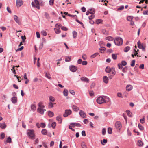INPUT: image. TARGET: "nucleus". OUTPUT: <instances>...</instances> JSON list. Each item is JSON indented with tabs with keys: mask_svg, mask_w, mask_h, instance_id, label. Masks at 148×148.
Returning <instances> with one entry per match:
<instances>
[{
	"mask_svg": "<svg viewBox=\"0 0 148 148\" xmlns=\"http://www.w3.org/2000/svg\"><path fill=\"white\" fill-rule=\"evenodd\" d=\"M73 38H75L77 36V33L75 31H73Z\"/></svg>",
	"mask_w": 148,
	"mask_h": 148,
	"instance_id": "nucleus-37",
	"label": "nucleus"
},
{
	"mask_svg": "<svg viewBox=\"0 0 148 148\" xmlns=\"http://www.w3.org/2000/svg\"><path fill=\"white\" fill-rule=\"evenodd\" d=\"M106 39L109 41H112L114 40V38L110 36H109L106 38Z\"/></svg>",
	"mask_w": 148,
	"mask_h": 148,
	"instance_id": "nucleus-23",
	"label": "nucleus"
},
{
	"mask_svg": "<svg viewBox=\"0 0 148 148\" xmlns=\"http://www.w3.org/2000/svg\"><path fill=\"white\" fill-rule=\"evenodd\" d=\"M28 136L32 138L34 137V131L32 130H28L27 132Z\"/></svg>",
	"mask_w": 148,
	"mask_h": 148,
	"instance_id": "nucleus-5",
	"label": "nucleus"
},
{
	"mask_svg": "<svg viewBox=\"0 0 148 148\" xmlns=\"http://www.w3.org/2000/svg\"><path fill=\"white\" fill-rule=\"evenodd\" d=\"M72 111L71 110H65V113L63 114V116L64 117H67L68 115H70L71 114Z\"/></svg>",
	"mask_w": 148,
	"mask_h": 148,
	"instance_id": "nucleus-6",
	"label": "nucleus"
},
{
	"mask_svg": "<svg viewBox=\"0 0 148 148\" xmlns=\"http://www.w3.org/2000/svg\"><path fill=\"white\" fill-rule=\"evenodd\" d=\"M72 108L73 110L75 111H77L79 109V108L75 105H73L72 106Z\"/></svg>",
	"mask_w": 148,
	"mask_h": 148,
	"instance_id": "nucleus-20",
	"label": "nucleus"
},
{
	"mask_svg": "<svg viewBox=\"0 0 148 148\" xmlns=\"http://www.w3.org/2000/svg\"><path fill=\"white\" fill-rule=\"evenodd\" d=\"M112 69V67L111 68L109 67H107L106 68L105 71L107 73H109L111 71Z\"/></svg>",
	"mask_w": 148,
	"mask_h": 148,
	"instance_id": "nucleus-19",
	"label": "nucleus"
},
{
	"mask_svg": "<svg viewBox=\"0 0 148 148\" xmlns=\"http://www.w3.org/2000/svg\"><path fill=\"white\" fill-rule=\"evenodd\" d=\"M106 50V48L103 47H102L100 48L99 50L100 51V52L101 53H103V52L102 51H105Z\"/></svg>",
	"mask_w": 148,
	"mask_h": 148,
	"instance_id": "nucleus-45",
	"label": "nucleus"
},
{
	"mask_svg": "<svg viewBox=\"0 0 148 148\" xmlns=\"http://www.w3.org/2000/svg\"><path fill=\"white\" fill-rule=\"evenodd\" d=\"M54 0H50L49 1V4L51 5H53V4Z\"/></svg>",
	"mask_w": 148,
	"mask_h": 148,
	"instance_id": "nucleus-54",
	"label": "nucleus"
},
{
	"mask_svg": "<svg viewBox=\"0 0 148 148\" xmlns=\"http://www.w3.org/2000/svg\"><path fill=\"white\" fill-rule=\"evenodd\" d=\"M79 114L81 117L83 118H85L86 117V114L84 111L82 110H80L79 112Z\"/></svg>",
	"mask_w": 148,
	"mask_h": 148,
	"instance_id": "nucleus-9",
	"label": "nucleus"
},
{
	"mask_svg": "<svg viewBox=\"0 0 148 148\" xmlns=\"http://www.w3.org/2000/svg\"><path fill=\"white\" fill-rule=\"evenodd\" d=\"M115 126L116 128L120 130L121 127V123L119 121L116 122L115 124Z\"/></svg>",
	"mask_w": 148,
	"mask_h": 148,
	"instance_id": "nucleus-12",
	"label": "nucleus"
},
{
	"mask_svg": "<svg viewBox=\"0 0 148 148\" xmlns=\"http://www.w3.org/2000/svg\"><path fill=\"white\" fill-rule=\"evenodd\" d=\"M130 48L129 47L127 46L124 48V51L125 52H127L130 50Z\"/></svg>",
	"mask_w": 148,
	"mask_h": 148,
	"instance_id": "nucleus-39",
	"label": "nucleus"
},
{
	"mask_svg": "<svg viewBox=\"0 0 148 148\" xmlns=\"http://www.w3.org/2000/svg\"><path fill=\"white\" fill-rule=\"evenodd\" d=\"M70 92L73 95H74L75 94V92L73 90H69Z\"/></svg>",
	"mask_w": 148,
	"mask_h": 148,
	"instance_id": "nucleus-63",
	"label": "nucleus"
},
{
	"mask_svg": "<svg viewBox=\"0 0 148 148\" xmlns=\"http://www.w3.org/2000/svg\"><path fill=\"white\" fill-rule=\"evenodd\" d=\"M6 127V125L4 123H0V127L3 129L5 128Z\"/></svg>",
	"mask_w": 148,
	"mask_h": 148,
	"instance_id": "nucleus-25",
	"label": "nucleus"
},
{
	"mask_svg": "<svg viewBox=\"0 0 148 148\" xmlns=\"http://www.w3.org/2000/svg\"><path fill=\"white\" fill-rule=\"evenodd\" d=\"M81 80L83 82H84L86 83L89 82V79L85 77H84L80 78Z\"/></svg>",
	"mask_w": 148,
	"mask_h": 148,
	"instance_id": "nucleus-13",
	"label": "nucleus"
},
{
	"mask_svg": "<svg viewBox=\"0 0 148 148\" xmlns=\"http://www.w3.org/2000/svg\"><path fill=\"white\" fill-rule=\"evenodd\" d=\"M14 18L15 21L18 23V24H20L21 23L19 22V18L16 15L14 16Z\"/></svg>",
	"mask_w": 148,
	"mask_h": 148,
	"instance_id": "nucleus-15",
	"label": "nucleus"
},
{
	"mask_svg": "<svg viewBox=\"0 0 148 148\" xmlns=\"http://www.w3.org/2000/svg\"><path fill=\"white\" fill-rule=\"evenodd\" d=\"M138 127L141 130H144V127L140 124H139L138 125Z\"/></svg>",
	"mask_w": 148,
	"mask_h": 148,
	"instance_id": "nucleus-44",
	"label": "nucleus"
},
{
	"mask_svg": "<svg viewBox=\"0 0 148 148\" xmlns=\"http://www.w3.org/2000/svg\"><path fill=\"white\" fill-rule=\"evenodd\" d=\"M54 30H55V33L56 34H58L60 33L61 32V31L60 30V29L57 28H54Z\"/></svg>",
	"mask_w": 148,
	"mask_h": 148,
	"instance_id": "nucleus-27",
	"label": "nucleus"
},
{
	"mask_svg": "<svg viewBox=\"0 0 148 148\" xmlns=\"http://www.w3.org/2000/svg\"><path fill=\"white\" fill-rule=\"evenodd\" d=\"M5 137V134L4 133H2L1 135V138L3 139Z\"/></svg>",
	"mask_w": 148,
	"mask_h": 148,
	"instance_id": "nucleus-48",
	"label": "nucleus"
},
{
	"mask_svg": "<svg viewBox=\"0 0 148 148\" xmlns=\"http://www.w3.org/2000/svg\"><path fill=\"white\" fill-rule=\"evenodd\" d=\"M106 133V129L105 128H103L102 130V133L103 135H105Z\"/></svg>",
	"mask_w": 148,
	"mask_h": 148,
	"instance_id": "nucleus-58",
	"label": "nucleus"
},
{
	"mask_svg": "<svg viewBox=\"0 0 148 148\" xmlns=\"http://www.w3.org/2000/svg\"><path fill=\"white\" fill-rule=\"evenodd\" d=\"M6 142L8 143H10L11 142V139L10 136L8 137L6 140Z\"/></svg>",
	"mask_w": 148,
	"mask_h": 148,
	"instance_id": "nucleus-41",
	"label": "nucleus"
},
{
	"mask_svg": "<svg viewBox=\"0 0 148 148\" xmlns=\"http://www.w3.org/2000/svg\"><path fill=\"white\" fill-rule=\"evenodd\" d=\"M133 88L132 86L131 85H127L126 86V89L127 91H131Z\"/></svg>",
	"mask_w": 148,
	"mask_h": 148,
	"instance_id": "nucleus-14",
	"label": "nucleus"
},
{
	"mask_svg": "<svg viewBox=\"0 0 148 148\" xmlns=\"http://www.w3.org/2000/svg\"><path fill=\"white\" fill-rule=\"evenodd\" d=\"M118 67L119 69H121L122 68V66L120 63L118 65Z\"/></svg>",
	"mask_w": 148,
	"mask_h": 148,
	"instance_id": "nucleus-62",
	"label": "nucleus"
},
{
	"mask_svg": "<svg viewBox=\"0 0 148 148\" xmlns=\"http://www.w3.org/2000/svg\"><path fill=\"white\" fill-rule=\"evenodd\" d=\"M112 57L114 60H116L117 58V54H112Z\"/></svg>",
	"mask_w": 148,
	"mask_h": 148,
	"instance_id": "nucleus-35",
	"label": "nucleus"
},
{
	"mask_svg": "<svg viewBox=\"0 0 148 148\" xmlns=\"http://www.w3.org/2000/svg\"><path fill=\"white\" fill-rule=\"evenodd\" d=\"M112 129L110 127L108 128V134H111L112 133Z\"/></svg>",
	"mask_w": 148,
	"mask_h": 148,
	"instance_id": "nucleus-46",
	"label": "nucleus"
},
{
	"mask_svg": "<svg viewBox=\"0 0 148 148\" xmlns=\"http://www.w3.org/2000/svg\"><path fill=\"white\" fill-rule=\"evenodd\" d=\"M90 13V14H93L95 12V9H92L88 10Z\"/></svg>",
	"mask_w": 148,
	"mask_h": 148,
	"instance_id": "nucleus-31",
	"label": "nucleus"
},
{
	"mask_svg": "<svg viewBox=\"0 0 148 148\" xmlns=\"http://www.w3.org/2000/svg\"><path fill=\"white\" fill-rule=\"evenodd\" d=\"M135 62V60H133L132 61L131 65L132 67H133L134 66Z\"/></svg>",
	"mask_w": 148,
	"mask_h": 148,
	"instance_id": "nucleus-49",
	"label": "nucleus"
},
{
	"mask_svg": "<svg viewBox=\"0 0 148 148\" xmlns=\"http://www.w3.org/2000/svg\"><path fill=\"white\" fill-rule=\"evenodd\" d=\"M48 114L49 116L50 117H52L54 116L53 113L51 111H48Z\"/></svg>",
	"mask_w": 148,
	"mask_h": 148,
	"instance_id": "nucleus-22",
	"label": "nucleus"
},
{
	"mask_svg": "<svg viewBox=\"0 0 148 148\" xmlns=\"http://www.w3.org/2000/svg\"><path fill=\"white\" fill-rule=\"evenodd\" d=\"M81 146L83 148H86V146L84 142H82L81 144Z\"/></svg>",
	"mask_w": 148,
	"mask_h": 148,
	"instance_id": "nucleus-52",
	"label": "nucleus"
},
{
	"mask_svg": "<svg viewBox=\"0 0 148 148\" xmlns=\"http://www.w3.org/2000/svg\"><path fill=\"white\" fill-rule=\"evenodd\" d=\"M31 108L33 110H35L36 108V105L34 104H32L31 105Z\"/></svg>",
	"mask_w": 148,
	"mask_h": 148,
	"instance_id": "nucleus-29",
	"label": "nucleus"
},
{
	"mask_svg": "<svg viewBox=\"0 0 148 148\" xmlns=\"http://www.w3.org/2000/svg\"><path fill=\"white\" fill-rule=\"evenodd\" d=\"M103 97H104L102 96H99L98 97L96 101L98 103L101 104L106 103V101L105 100V99H108V101H109V99L108 97L106 96H103Z\"/></svg>",
	"mask_w": 148,
	"mask_h": 148,
	"instance_id": "nucleus-1",
	"label": "nucleus"
},
{
	"mask_svg": "<svg viewBox=\"0 0 148 148\" xmlns=\"http://www.w3.org/2000/svg\"><path fill=\"white\" fill-rule=\"evenodd\" d=\"M63 94L64 96H67L68 95V91L67 89H65L63 91Z\"/></svg>",
	"mask_w": 148,
	"mask_h": 148,
	"instance_id": "nucleus-18",
	"label": "nucleus"
},
{
	"mask_svg": "<svg viewBox=\"0 0 148 148\" xmlns=\"http://www.w3.org/2000/svg\"><path fill=\"white\" fill-rule=\"evenodd\" d=\"M127 70H128V67H127V66H125V67H124L123 68V69L122 70V71L124 73H125L127 72Z\"/></svg>",
	"mask_w": 148,
	"mask_h": 148,
	"instance_id": "nucleus-43",
	"label": "nucleus"
},
{
	"mask_svg": "<svg viewBox=\"0 0 148 148\" xmlns=\"http://www.w3.org/2000/svg\"><path fill=\"white\" fill-rule=\"evenodd\" d=\"M110 73L111 75L110 76H109V78L110 79H111L112 77L114 76L115 74V71L114 67H112V69Z\"/></svg>",
	"mask_w": 148,
	"mask_h": 148,
	"instance_id": "nucleus-7",
	"label": "nucleus"
},
{
	"mask_svg": "<svg viewBox=\"0 0 148 148\" xmlns=\"http://www.w3.org/2000/svg\"><path fill=\"white\" fill-rule=\"evenodd\" d=\"M145 119L144 117H143V118L141 119L140 120V122L141 123L143 124L145 123Z\"/></svg>",
	"mask_w": 148,
	"mask_h": 148,
	"instance_id": "nucleus-47",
	"label": "nucleus"
},
{
	"mask_svg": "<svg viewBox=\"0 0 148 148\" xmlns=\"http://www.w3.org/2000/svg\"><path fill=\"white\" fill-rule=\"evenodd\" d=\"M54 104L51 102H49L48 103V107L49 108H52L53 107Z\"/></svg>",
	"mask_w": 148,
	"mask_h": 148,
	"instance_id": "nucleus-34",
	"label": "nucleus"
},
{
	"mask_svg": "<svg viewBox=\"0 0 148 148\" xmlns=\"http://www.w3.org/2000/svg\"><path fill=\"white\" fill-rule=\"evenodd\" d=\"M127 114L129 116H132V113L130 112V110H127Z\"/></svg>",
	"mask_w": 148,
	"mask_h": 148,
	"instance_id": "nucleus-53",
	"label": "nucleus"
},
{
	"mask_svg": "<svg viewBox=\"0 0 148 148\" xmlns=\"http://www.w3.org/2000/svg\"><path fill=\"white\" fill-rule=\"evenodd\" d=\"M56 120L60 123H61L62 122V119L60 116H57L56 117Z\"/></svg>",
	"mask_w": 148,
	"mask_h": 148,
	"instance_id": "nucleus-21",
	"label": "nucleus"
},
{
	"mask_svg": "<svg viewBox=\"0 0 148 148\" xmlns=\"http://www.w3.org/2000/svg\"><path fill=\"white\" fill-rule=\"evenodd\" d=\"M56 123L55 122H53L51 124V126L53 128H54L55 127H56Z\"/></svg>",
	"mask_w": 148,
	"mask_h": 148,
	"instance_id": "nucleus-55",
	"label": "nucleus"
},
{
	"mask_svg": "<svg viewBox=\"0 0 148 148\" xmlns=\"http://www.w3.org/2000/svg\"><path fill=\"white\" fill-rule=\"evenodd\" d=\"M138 145L139 146H141L143 145V143L141 140H138Z\"/></svg>",
	"mask_w": 148,
	"mask_h": 148,
	"instance_id": "nucleus-32",
	"label": "nucleus"
},
{
	"mask_svg": "<svg viewBox=\"0 0 148 148\" xmlns=\"http://www.w3.org/2000/svg\"><path fill=\"white\" fill-rule=\"evenodd\" d=\"M137 45L138 47L140 49H142L143 51H145V45L141 44L140 41H138L137 42Z\"/></svg>",
	"mask_w": 148,
	"mask_h": 148,
	"instance_id": "nucleus-4",
	"label": "nucleus"
},
{
	"mask_svg": "<svg viewBox=\"0 0 148 148\" xmlns=\"http://www.w3.org/2000/svg\"><path fill=\"white\" fill-rule=\"evenodd\" d=\"M71 60V57L69 56H66L65 59L66 62H69Z\"/></svg>",
	"mask_w": 148,
	"mask_h": 148,
	"instance_id": "nucleus-36",
	"label": "nucleus"
},
{
	"mask_svg": "<svg viewBox=\"0 0 148 148\" xmlns=\"http://www.w3.org/2000/svg\"><path fill=\"white\" fill-rule=\"evenodd\" d=\"M120 64H121L122 66H125L126 65L127 62L123 60L122 61Z\"/></svg>",
	"mask_w": 148,
	"mask_h": 148,
	"instance_id": "nucleus-42",
	"label": "nucleus"
},
{
	"mask_svg": "<svg viewBox=\"0 0 148 148\" xmlns=\"http://www.w3.org/2000/svg\"><path fill=\"white\" fill-rule=\"evenodd\" d=\"M103 21L100 19H97L96 21V23L97 24H99L100 23H102Z\"/></svg>",
	"mask_w": 148,
	"mask_h": 148,
	"instance_id": "nucleus-33",
	"label": "nucleus"
},
{
	"mask_svg": "<svg viewBox=\"0 0 148 148\" xmlns=\"http://www.w3.org/2000/svg\"><path fill=\"white\" fill-rule=\"evenodd\" d=\"M62 25L61 24H58L57 23L56 24V25H55V27H56V28L60 29Z\"/></svg>",
	"mask_w": 148,
	"mask_h": 148,
	"instance_id": "nucleus-40",
	"label": "nucleus"
},
{
	"mask_svg": "<svg viewBox=\"0 0 148 148\" xmlns=\"http://www.w3.org/2000/svg\"><path fill=\"white\" fill-rule=\"evenodd\" d=\"M99 54L98 53H96L94 54L91 55L90 56V58H95V57L97 56Z\"/></svg>",
	"mask_w": 148,
	"mask_h": 148,
	"instance_id": "nucleus-38",
	"label": "nucleus"
},
{
	"mask_svg": "<svg viewBox=\"0 0 148 148\" xmlns=\"http://www.w3.org/2000/svg\"><path fill=\"white\" fill-rule=\"evenodd\" d=\"M40 125L41 127L43 128H44L46 126L45 123H41Z\"/></svg>",
	"mask_w": 148,
	"mask_h": 148,
	"instance_id": "nucleus-57",
	"label": "nucleus"
},
{
	"mask_svg": "<svg viewBox=\"0 0 148 148\" xmlns=\"http://www.w3.org/2000/svg\"><path fill=\"white\" fill-rule=\"evenodd\" d=\"M24 48V47L23 46H22L20 48H18L16 50V51H21Z\"/></svg>",
	"mask_w": 148,
	"mask_h": 148,
	"instance_id": "nucleus-59",
	"label": "nucleus"
},
{
	"mask_svg": "<svg viewBox=\"0 0 148 148\" xmlns=\"http://www.w3.org/2000/svg\"><path fill=\"white\" fill-rule=\"evenodd\" d=\"M61 29L62 30H64V31H66L68 30V29L67 28H66V27H64V26H63V27H62Z\"/></svg>",
	"mask_w": 148,
	"mask_h": 148,
	"instance_id": "nucleus-56",
	"label": "nucleus"
},
{
	"mask_svg": "<svg viewBox=\"0 0 148 148\" xmlns=\"http://www.w3.org/2000/svg\"><path fill=\"white\" fill-rule=\"evenodd\" d=\"M22 39L23 40V42H25V40L26 39V37L25 36H22L21 37Z\"/></svg>",
	"mask_w": 148,
	"mask_h": 148,
	"instance_id": "nucleus-50",
	"label": "nucleus"
},
{
	"mask_svg": "<svg viewBox=\"0 0 148 148\" xmlns=\"http://www.w3.org/2000/svg\"><path fill=\"white\" fill-rule=\"evenodd\" d=\"M23 4L22 0H17L16 2V6L18 7L21 6Z\"/></svg>",
	"mask_w": 148,
	"mask_h": 148,
	"instance_id": "nucleus-8",
	"label": "nucleus"
},
{
	"mask_svg": "<svg viewBox=\"0 0 148 148\" xmlns=\"http://www.w3.org/2000/svg\"><path fill=\"white\" fill-rule=\"evenodd\" d=\"M38 107L43 108L45 107V106L43 105V103L41 102L39 103L38 104Z\"/></svg>",
	"mask_w": 148,
	"mask_h": 148,
	"instance_id": "nucleus-30",
	"label": "nucleus"
},
{
	"mask_svg": "<svg viewBox=\"0 0 148 148\" xmlns=\"http://www.w3.org/2000/svg\"><path fill=\"white\" fill-rule=\"evenodd\" d=\"M82 135L83 136H85L86 135V134L85 133V131L84 130H83L82 132Z\"/></svg>",
	"mask_w": 148,
	"mask_h": 148,
	"instance_id": "nucleus-60",
	"label": "nucleus"
},
{
	"mask_svg": "<svg viewBox=\"0 0 148 148\" xmlns=\"http://www.w3.org/2000/svg\"><path fill=\"white\" fill-rule=\"evenodd\" d=\"M39 5V3L38 0H34V2H32V6L34 7H36L38 9H40Z\"/></svg>",
	"mask_w": 148,
	"mask_h": 148,
	"instance_id": "nucleus-3",
	"label": "nucleus"
},
{
	"mask_svg": "<svg viewBox=\"0 0 148 148\" xmlns=\"http://www.w3.org/2000/svg\"><path fill=\"white\" fill-rule=\"evenodd\" d=\"M114 42L115 44L117 45H121L123 43V39L120 37H117L115 38Z\"/></svg>",
	"mask_w": 148,
	"mask_h": 148,
	"instance_id": "nucleus-2",
	"label": "nucleus"
},
{
	"mask_svg": "<svg viewBox=\"0 0 148 148\" xmlns=\"http://www.w3.org/2000/svg\"><path fill=\"white\" fill-rule=\"evenodd\" d=\"M41 133L43 135H46L47 134V131L46 129H43L42 130Z\"/></svg>",
	"mask_w": 148,
	"mask_h": 148,
	"instance_id": "nucleus-24",
	"label": "nucleus"
},
{
	"mask_svg": "<svg viewBox=\"0 0 148 148\" xmlns=\"http://www.w3.org/2000/svg\"><path fill=\"white\" fill-rule=\"evenodd\" d=\"M37 110L38 112L39 113L41 114H43L44 111L46 110L45 109H44L42 108H40V107H38V108Z\"/></svg>",
	"mask_w": 148,
	"mask_h": 148,
	"instance_id": "nucleus-11",
	"label": "nucleus"
},
{
	"mask_svg": "<svg viewBox=\"0 0 148 148\" xmlns=\"http://www.w3.org/2000/svg\"><path fill=\"white\" fill-rule=\"evenodd\" d=\"M41 33H42V34L44 36H46L47 35V32L43 30V31H42Z\"/></svg>",
	"mask_w": 148,
	"mask_h": 148,
	"instance_id": "nucleus-61",
	"label": "nucleus"
},
{
	"mask_svg": "<svg viewBox=\"0 0 148 148\" xmlns=\"http://www.w3.org/2000/svg\"><path fill=\"white\" fill-rule=\"evenodd\" d=\"M103 81L105 83L107 84L108 83V79L106 76H103Z\"/></svg>",
	"mask_w": 148,
	"mask_h": 148,
	"instance_id": "nucleus-17",
	"label": "nucleus"
},
{
	"mask_svg": "<svg viewBox=\"0 0 148 148\" xmlns=\"http://www.w3.org/2000/svg\"><path fill=\"white\" fill-rule=\"evenodd\" d=\"M133 19V17L132 16H129L127 18V20L129 21H132Z\"/></svg>",
	"mask_w": 148,
	"mask_h": 148,
	"instance_id": "nucleus-51",
	"label": "nucleus"
},
{
	"mask_svg": "<svg viewBox=\"0 0 148 148\" xmlns=\"http://www.w3.org/2000/svg\"><path fill=\"white\" fill-rule=\"evenodd\" d=\"M69 68L70 71L73 72L76 71L77 69V67L73 65L70 66L69 67Z\"/></svg>",
	"mask_w": 148,
	"mask_h": 148,
	"instance_id": "nucleus-10",
	"label": "nucleus"
},
{
	"mask_svg": "<svg viewBox=\"0 0 148 148\" xmlns=\"http://www.w3.org/2000/svg\"><path fill=\"white\" fill-rule=\"evenodd\" d=\"M11 100L13 103H16L17 102V98L16 97H14L11 98Z\"/></svg>",
	"mask_w": 148,
	"mask_h": 148,
	"instance_id": "nucleus-16",
	"label": "nucleus"
},
{
	"mask_svg": "<svg viewBox=\"0 0 148 148\" xmlns=\"http://www.w3.org/2000/svg\"><path fill=\"white\" fill-rule=\"evenodd\" d=\"M143 14L144 15H148V10L144 11Z\"/></svg>",
	"mask_w": 148,
	"mask_h": 148,
	"instance_id": "nucleus-64",
	"label": "nucleus"
},
{
	"mask_svg": "<svg viewBox=\"0 0 148 148\" xmlns=\"http://www.w3.org/2000/svg\"><path fill=\"white\" fill-rule=\"evenodd\" d=\"M45 77H47V78L49 79H51V77H50V74H47V73L46 72H45Z\"/></svg>",
	"mask_w": 148,
	"mask_h": 148,
	"instance_id": "nucleus-28",
	"label": "nucleus"
},
{
	"mask_svg": "<svg viewBox=\"0 0 148 148\" xmlns=\"http://www.w3.org/2000/svg\"><path fill=\"white\" fill-rule=\"evenodd\" d=\"M49 99L50 102H54L55 101V99L52 96H50L49 97Z\"/></svg>",
	"mask_w": 148,
	"mask_h": 148,
	"instance_id": "nucleus-26",
	"label": "nucleus"
}]
</instances>
